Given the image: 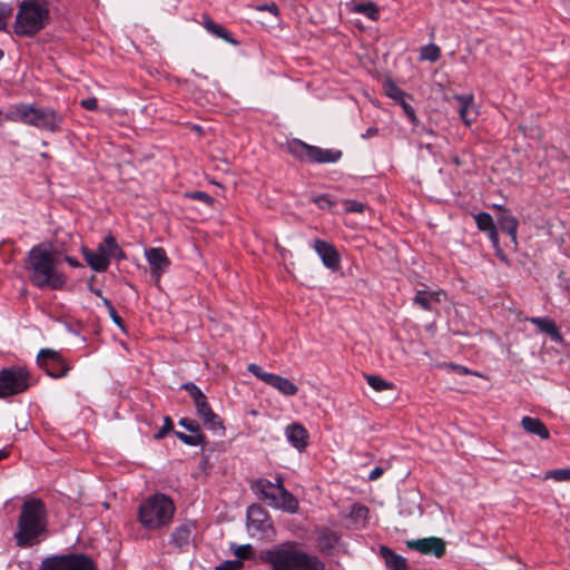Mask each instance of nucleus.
Here are the masks:
<instances>
[{"mask_svg":"<svg viewBox=\"0 0 570 570\" xmlns=\"http://www.w3.org/2000/svg\"><path fill=\"white\" fill-rule=\"evenodd\" d=\"M314 202L318 205L320 208H330L332 206V200L325 196V195H321L316 198H314Z\"/></svg>","mask_w":570,"mask_h":570,"instance_id":"3c124183","label":"nucleus"},{"mask_svg":"<svg viewBox=\"0 0 570 570\" xmlns=\"http://www.w3.org/2000/svg\"><path fill=\"white\" fill-rule=\"evenodd\" d=\"M47 510L40 499H27L18 519V531L14 539L18 547L24 548L37 542L39 535L46 531Z\"/></svg>","mask_w":570,"mask_h":570,"instance_id":"7ed1b4c3","label":"nucleus"},{"mask_svg":"<svg viewBox=\"0 0 570 570\" xmlns=\"http://www.w3.org/2000/svg\"><path fill=\"white\" fill-rule=\"evenodd\" d=\"M112 244L118 245L114 236L107 235L104 239V245L106 247V253L109 261L111 259V254L114 253Z\"/></svg>","mask_w":570,"mask_h":570,"instance_id":"49530a36","label":"nucleus"},{"mask_svg":"<svg viewBox=\"0 0 570 570\" xmlns=\"http://www.w3.org/2000/svg\"><path fill=\"white\" fill-rule=\"evenodd\" d=\"M407 547L436 558H441L445 553V542L436 537L409 541Z\"/></svg>","mask_w":570,"mask_h":570,"instance_id":"4468645a","label":"nucleus"},{"mask_svg":"<svg viewBox=\"0 0 570 570\" xmlns=\"http://www.w3.org/2000/svg\"><path fill=\"white\" fill-rule=\"evenodd\" d=\"M179 425L184 426L187 431H189L191 433H198V431H199L198 423L190 419H181L179 421Z\"/></svg>","mask_w":570,"mask_h":570,"instance_id":"37998d69","label":"nucleus"},{"mask_svg":"<svg viewBox=\"0 0 570 570\" xmlns=\"http://www.w3.org/2000/svg\"><path fill=\"white\" fill-rule=\"evenodd\" d=\"M108 314L110 316V318L112 320V322L118 326L120 327L121 330H124V323H122V320L121 317L118 315L117 311L115 309V307H110V311H108Z\"/></svg>","mask_w":570,"mask_h":570,"instance_id":"864d4df0","label":"nucleus"},{"mask_svg":"<svg viewBox=\"0 0 570 570\" xmlns=\"http://www.w3.org/2000/svg\"><path fill=\"white\" fill-rule=\"evenodd\" d=\"M440 56H441V50L434 43L426 45L421 49L420 57L422 60L434 62L440 58Z\"/></svg>","mask_w":570,"mask_h":570,"instance_id":"c756f323","label":"nucleus"},{"mask_svg":"<svg viewBox=\"0 0 570 570\" xmlns=\"http://www.w3.org/2000/svg\"><path fill=\"white\" fill-rule=\"evenodd\" d=\"M248 372H250L253 375H255L257 379L262 380L264 383L267 384V376H271L272 373L265 372L259 365L257 364H249L247 367Z\"/></svg>","mask_w":570,"mask_h":570,"instance_id":"e433bc0d","label":"nucleus"},{"mask_svg":"<svg viewBox=\"0 0 570 570\" xmlns=\"http://www.w3.org/2000/svg\"><path fill=\"white\" fill-rule=\"evenodd\" d=\"M204 27L209 33L225 40L230 45L236 46L238 43L237 40L232 36V33L227 29H225L222 24L216 23L208 17H204Z\"/></svg>","mask_w":570,"mask_h":570,"instance_id":"393cba45","label":"nucleus"},{"mask_svg":"<svg viewBox=\"0 0 570 570\" xmlns=\"http://www.w3.org/2000/svg\"><path fill=\"white\" fill-rule=\"evenodd\" d=\"M377 132H379V130H377L376 127H370V128L366 129V131L364 134L361 135V137L363 139H367V138L376 136Z\"/></svg>","mask_w":570,"mask_h":570,"instance_id":"13d9d810","label":"nucleus"},{"mask_svg":"<svg viewBox=\"0 0 570 570\" xmlns=\"http://www.w3.org/2000/svg\"><path fill=\"white\" fill-rule=\"evenodd\" d=\"M203 420V423L206 428L213 431L217 430H224L223 423L217 414L213 412V410H209V412L206 413V415L200 416Z\"/></svg>","mask_w":570,"mask_h":570,"instance_id":"c85d7f7f","label":"nucleus"},{"mask_svg":"<svg viewBox=\"0 0 570 570\" xmlns=\"http://www.w3.org/2000/svg\"><path fill=\"white\" fill-rule=\"evenodd\" d=\"M313 248L327 268L332 271H337L340 268L341 258L338 252L332 244L322 239H315Z\"/></svg>","mask_w":570,"mask_h":570,"instance_id":"dca6fc26","label":"nucleus"},{"mask_svg":"<svg viewBox=\"0 0 570 570\" xmlns=\"http://www.w3.org/2000/svg\"><path fill=\"white\" fill-rule=\"evenodd\" d=\"M449 367H451L454 372H456L460 375L472 374V375H475V376H481L480 373L473 372V371L469 370L468 367H465L463 365L450 364Z\"/></svg>","mask_w":570,"mask_h":570,"instance_id":"de8ad7c7","label":"nucleus"},{"mask_svg":"<svg viewBox=\"0 0 570 570\" xmlns=\"http://www.w3.org/2000/svg\"><path fill=\"white\" fill-rule=\"evenodd\" d=\"M389 96L397 100L399 102L405 98V94L395 86H391Z\"/></svg>","mask_w":570,"mask_h":570,"instance_id":"603ef678","label":"nucleus"},{"mask_svg":"<svg viewBox=\"0 0 570 570\" xmlns=\"http://www.w3.org/2000/svg\"><path fill=\"white\" fill-rule=\"evenodd\" d=\"M95 252H96L97 254H100V255H102V256H106V259L110 263V261H109V258H108V255H107V253H106V247H105L104 243H102V244H100V245L97 247V249H96Z\"/></svg>","mask_w":570,"mask_h":570,"instance_id":"bf43d9fd","label":"nucleus"},{"mask_svg":"<svg viewBox=\"0 0 570 570\" xmlns=\"http://www.w3.org/2000/svg\"><path fill=\"white\" fill-rule=\"evenodd\" d=\"M262 560L272 570H325V563L315 554L299 548L295 541H286L262 552Z\"/></svg>","mask_w":570,"mask_h":570,"instance_id":"f03ea898","label":"nucleus"},{"mask_svg":"<svg viewBox=\"0 0 570 570\" xmlns=\"http://www.w3.org/2000/svg\"><path fill=\"white\" fill-rule=\"evenodd\" d=\"M321 550L330 551L338 542V537L332 531H323L318 538Z\"/></svg>","mask_w":570,"mask_h":570,"instance_id":"cd10ccee","label":"nucleus"},{"mask_svg":"<svg viewBox=\"0 0 570 570\" xmlns=\"http://www.w3.org/2000/svg\"><path fill=\"white\" fill-rule=\"evenodd\" d=\"M176 436L185 444L196 446L203 443L204 436L199 433L186 434L183 432H176Z\"/></svg>","mask_w":570,"mask_h":570,"instance_id":"473e14b6","label":"nucleus"},{"mask_svg":"<svg viewBox=\"0 0 570 570\" xmlns=\"http://www.w3.org/2000/svg\"><path fill=\"white\" fill-rule=\"evenodd\" d=\"M98 296H101V291H96L95 292Z\"/></svg>","mask_w":570,"mask_h":570,"instance_id":"69168bd1","label":"nucleus"},{"mask_svg":"<svg viewBox=\"0 0 570 570\" xmlns=\"http://www.w3.org/2000/svg\"><path fill=\"white\" fill-rule=\"evenodd\" d=\"M345 210L348 213H363L365 205L354 199H347L344 202Z\"/></svg>","mask_w":570,"mask_h":570,"instance_id":"4c0bfd02","label":"nucleus"},{"mask_svg":"<svg viewBox=\"0 0 570 570\" xmlns=\"http://www.w3.org/2000/svg\"><path fill=\"white\" fill-rule=\"evenodd\" d=\"M242 566L240 560H228L220 563L216 569L217 570H238Z\"/></svg>","mask_w":570,"mask_h":570,"instance_id":"c03bdc74","label":"nucleus"},{"mask_svg":"<svg viewBox=\"0 0 570 570\" xmlns=\"http://www.w3.org/2000/svg\"><path fill=\"white\" fill-rule=\"evenodd\" d=\"M498 224L511 237V240L517 244L518 220L515 217L509 210L502 209L498 216Z\"/></svg>","mask_w":570,"mask_h":570,"instance_id":"5701e85b","label":"nucleus"},{"mask_svg":"<svg viewBox=\"0 0 570 570\" xmlns=\"http://www.w3.org/2000/svg\"><path fill=\"white\" fill-rule=\"evenodd\" d=\"M247 528L252 534L267 535L272 530V522L267 512L258 504H253L247 510Z\"/></svg>","mask_w":570,"mask_h":570,"instance_id":"f8f14e48","label":"nucleus"},{"mask_svg":"<svg viewBox=\"0 0 570 570\" xmlns=\"http://www.w3.org/2000/svg\"><path fill=\"white\" fill-rule=\"evenodd\" d=\"M383 469L380 468V466H376L374 468L371 472H370V475H368V480L371 481H375L377 480L379 478H381V475L383 474Z\"/></svg>","mask_w":570,"mask_h":570,"instance_id":"6e6d98bb","label":"nucleus"},{"mask_svg":"<svg viewBox=\"0 0 570 570\" xmlns=\"http://www.w3.org/2000/svg\"><path fill=\"white\" fill-rule=\"evenodd\" d=\"M37 362L46 373L51 377H63L69 371V366L62 356L55 350L42 348L40 350Z\"/></svg>","mask_w":570,"mask_h":570,"instance_id":"9b49d317","label":"nucleus"},{"mask_svg":"<svg viewBox=\"0 0 570 570\" xmlns=\"http://www.w3.org/2000/svg\"><path fill=\"white\" fill-rule=\"evenodd\" d=\"M544 479H553L557 482H570V468L549 470Z\"/></svg>","mask_w":570,"mask_h":570,"instance_id":"2f4dec72","label":"nucleus"},{"mask_svg":"<svg viewBox=\"0 0 570 570\" xmlns=\"http://www.w3.org/2000/svg\"><path fill=\"white\" fill-rule=\"evenodd\" d=\"M61 261L50 246L40 244L30 249L27 271L33 286L40 289H62L67 283L60 269Z\"/></svg>","mask_w":570,"mask_h":570,"instance_id":"f257e3e1","label":"nucleus"},{"mask_svg":"<svg viewBox=\"0 0 570 570\" xmlns=\"http://www.w3.org/2000/svg\"><path fill=\"white\" fill-rule=\"evenodd\" d=\"M400 105L402 106V108H403L404 112L406 114L407 118L410 119V121L414 124L416 121V116H415V111L412 108V106H410L405 101V98L400 101Z\"/></svg>","mask_w":570,"mask_h":570,"instance_id":"a18cd8bd","label":"nucleus"},{"mask_svg":"<svg viewBox=\"0 0 570 570\" xmlns=\"http://www.w3.org/2000/svg\"><path fill=\"white\" fill-rule=\"evenodd\" d=\"M48 0H23L19 3L14 21V32L21 37H32L49 22Z\"/></svg>","mask_w":570,"mask_h":570,"instance_id":"20e7f679","label":"nucleus"},{"mask_svg":"<svg viewBox=\"0 0 570 570\" xmlns=\"http://www.w3.org/2000/svg\"><path fill=\"white\" fill-rule=\"evenodd\" d=\"M365 379L367 384L377 392H382L393 387L392 383L381 379L377 375H366Z\"/></svg>","mask_w":570,"mask_h":570,"instance_id":"7c9ffc66","label":"nucleus"},{"mask_svg":"<svg viewBox=\"0 0 570 570\" xmlns=\"http://www.w3.org/2000/svg\"><path fill=\"white\" fill-rule=\"evenodd\" d=\"M258 10H266V11H269L271 13H273L275 16L278 14V7L275 3H271V4H265V6L258 7Z\"/></svg>","mask_w":570,"mask_h":570,"instance_id":"4d7b16f0","label":"nucleus"},{"mask_svg":"<svg viewBox=\"0 0 570 570\" xmlns=\"http://www.w3.org/2000/svg\"><path fill=\"white\" fill-rule=\"evenodd\" d=\"M195 523L185 522L174 529L169 538V544L178 551H186L194 541Z\"/></svg>","mask_w":570,"mask_h":570,"instance_id":"ddd939ff","label":"nucleus"},{"mask_svg":"<svg viewBox=\"0 0 570 570\" xmlns=\"http://www.w3.org/2000/svg\"><path fill=\"white\" fill-rule=\"evenodd\" d=\"M287 150L296 158L307 159L318 164L336 163L342 157L341 150L323 149L316 146L307 145L299 139H293L288 141Z\"/></svg>","mask_w":570,"mask_h":570,"instance_id":"6e6552de","label":"nucleus"},{"mask_svg":"<svg viewBox=\"0 0 570 570\" xmlns=\"http://www.w3.org/2000/svg\"><path fill=\"white\" fill-rule=\"evenodd\" d=\"M39 570H97V567L88 556L71 553L46 558Z\"/></svg>","mask_w":570,"mask_h":570,"instance_id":"1a4fd4ad","label":"nucleus"},{"mask_svg":"<svg viewBox=\"0 0 570 570\" xmlns=\"http://www.w3.org/2000/svg\"><path fill=\"white\" fill-rule=\"evenodd\" d=\"M80 106L87 110H96L98 107V100L95 97L86 98L80 101Z\"/></svg>","mask_w":570,"mask_h":570,"instance_id":"09e8293b","label":"nucleus"},{"mask_svg":"<svg viewBox=\"0 0 570 570\" xmlns=\"http://www.w3.org/2000/svg\"><path fill=\"white\" fill-rule=\"evenodd\" d=\"M267 384L286 396H293L298 392L296 384H294L291 380L277 374L272 373L271 376H267Z\"/></svg>","mask_w":570,"mask_h":570,"instance_id":"412c9836","label":"nucleus"},{"mask_svg":"<svg viewBox=\"0 0 570 570\" xmlns=\"http://www.w3.org/2000/svg\"><path fill=\"white\" fill-rule=\"evenodd\" d=\"M83 257L87 262V264L96 272H105L108 266L109 262L106 259V256H102L100 254H97L94 250L83 248L82 249Z\"/></svg>","mask_w":570,"mask_h":570,"instance_id":"a878e982","label":"nucleus"},{"mask_svg":"<svg viewBox=\"0 0 570 570\" xmlns=\"http://www.w3.org/2000/svg\"><path fill=\"white\" fill-rule=\"evenodd\" d=\"M458 101V111L466 126H470L476 119V110L472 96L458 95L454 97Z\"/></svg>","mask_w":570,"mask_h":570,"instance_id":"a211bd4d","label":"nucleus"},{"mask_svg":"<svg viewBox=\"0 0 570 570\" xmlns=\"http://www.w3.org/2000/svg\"><path fill=\"white\" fill-rule=\"evenodd\" d=\"M252 490L269 507L295 513L298 509V501L283 485L281 478L273 483L267 479H258L252 484Z\"/></svg>","mask_w":570,"mask_h":570,"instance_id":"0eeeda50","label":"nucleus"},{"mask_svg":"<svg viewBox=\"0 0 570 570\" xmlns=\"http://www.w3.org/2000/svg\"><path fill=\"white\" fill-rule=\"evenodd\" d=\"M145 256L150 265L153 276L158 281L170 264L165 249L161 247H153L145 250Z\"/></svg>","mask_w":570,"mask_h":570,"instance_id":"2eb2a0df","label":"nucleus"},{"mask_svg":"<svg viewBox=\"0 0 570 570\" xmlns=\"http://www.w3.org/2000/svg\"><path fill=\"white\" fill-rule=\"evenodd\" d=\"M285 435L287 441L299 452L304 451L308 444V432L298 423H293L286 426Z\"/></svg>","mask_w":570,"mask_h":570,"instance_id":"f3484780","label":"nucleus"},{"mask_svg":"<svg viewBox=\"0 0 570 570\" xmlns=\"http://www.w3.org/2000/svg\"><path fill=\"white\" fill-rule=\"evenodd\" d=\"M183 389L186 390L189 393V395L193 397L194 401H196L197 399H200L203 395H205L199 390V387L196 384L191 383V382L184 384Z\"/></svg>","mask_w":570,"mask_h":570,"instance_id":"a19ab883","label":"nucleus"},{"mask_svg":"<svg viewBox=\"0 0 570 570\" xmlns=\"http://www.w3.org/2000/svg\"><path fill=\"white\" fill-rule=\"evenodd\" d=\"M194 403H195L197 414L199 416L206 415V413L209 412V410H212V407L209 406V404L207 402V397L205 395H203L200 399H197L196 401H194Z\"/></svg>","mask_w":570,"mask_h":570,"instance_id":"58836bf2","label":"nucleus"},{"mask_svg":"<svg viewBox=\"0 0 570 570\" xmlns=\"http://www.w3.org/2000/svg\"><path fill=\"white\" fill-rule=\"evenodd\" d=\"M368 515V509L367 507L363 504H353L351 508V517L355 520H362L364 521Z\"/></svg>","mask_w":570,"mask_h":570,"instance_id":"c9c22d12","label":"nucleus"},{"mask_svg":"<svg viewBox=\"0 0 570 570\" xmlns=\"http://www.w3.org/2000/svg\"><path fill=\"white\" fill-rule=\"evenodd\" d=\"M9 456V451L7 449L0 450V461L7 459Z\"/></svg>","mask_w":570,"mask_h":570,"instance_id":"0e129e2a","label":"nucleus"},{"mask_svg":"<svg viewBox=\"0 0 570 570\" xmlns=\"http://www.w3.org/2000/svg\"><path fill=\"white\" fill-rule=\"evenodd\" d=\"M527 321L535 325L540 332L548 334L553 342H562V335L553 320L549 317H528Z\"/></svg>","mask_w":570,"mask_h":570,"instance_id":"6ab92c4d","label":"nucleus"},{"mask_svg":"<svg viewBox=\"0 0 570 570\" xmlns=\"http://www.w3.org/2000/svg\"><path fill=\"white\" fill-rule=\"evenodd\" d=\"M3 57V51L0 50V59Z\"/></svg>","mask_w":570,"mask_h":570,"instance_id":"338daca9","label":"nucleus"},{"mask_svg":"<svg viewBox=\"0 0 570 570\" xmlns=\"http://www.w3.org/2000/svg\"><path fill=\"white\" fill-rule=\"evenodd\" d=\"M474 218L478 228L482 232H487L492 245L494 247H499V235L495 229L492 216L483 212L475 215Z\"/></svg>","mask_w":570,"mask_h":570,"instance_id":"aec40b11","label":"nucleus"},{"mask_svg":"<svg viewBox=\"0 0 570 570\" xmlns=\"http://www.w3.org/2000/svg\"><path fill=\"white\" fill-rule=\"evenodd\" d=\"M3 117L6 120L22 122L46 131L59 130L62 122V117L52 108L27 104L10 107Z\"/></svg>","mask_w":570,"mask_h":570,"instance_id":"39448f33","label":"nucleus"},{"mask_svg":"<svg viewBox=\"0 0 570 570\" xmlns=\"http://www.w3.org/2000/svg\"><path fill=\"white\" fill-rule=\"evenodd\" d=\"M431 295V301L440 302V297L443 294L442 292H429Z\"/></svg>","mask_w":570,"mask_h":570,"instance_id":"052dcab7","label":"nucleus"},{"mask_svg":"<svg viewBox=\"0 0 570 570\" xmlns=\"http://www.w3.org/2000/svg\"><path fill=\"white\" fill-rule=\"evenodd\" d=\"M112 248H114V253L111 254V258L120 261L126 257L124 250L119 247V245L112 244Z\"/></svg>","mask_w":570,"mask_h":570,"instance_id":"5fc2aeb1","label":"nucleus"},{"mask_svg":"<svg viewBox=\"0 0 570 570\" xmlns=\"http://www.w3.org/2000/svg\"><path fill=\"white\" fill-rule=\"evenodd\" d=\"M521 425L525 432L535 434L542 440H548L550 436V433L544 423L537 417L523 416L521 420Z\"/></svg>","mask_w":570,"mask_h":570,"instance_id":"4be33fe9","label":"nucleus"},{"mask_svg":"<svg viewBox=\"0 0 570 570\" xmlns=\"http://www.w3.org/2000/svg\"><path fill=\"white\" fill-rule=\"evenodd\" d=\"M102 304L107 307L108 311H110V307H114L111 302L106 297H102Z\"/></svg>","mask_w":570,"mask_h":570,"instance_id":"e2e57ef3","label":"nucleus"},{"mask_svg":"<svg viewBox=\"0 0 570 570\" xmlns=\"http://www.w3.org/2000/svg\"><path fill=\"white\" fill-rule=\"evenodd\" d=\"M415 304L420 305L423 309H431V295L428 291H417L414 297Z\"/></svg>","mask_w":570,"mask_h":570,"instance_id":"f704fd0d","label":"nucleus"},{"mask_svg":"<svg viewBox=\"0 0 570 570\" xmlns=\"http://www.w3.org/2000/svg\"><path fill=\"white\" fill-rule=\"evenodd\" d=\"M175 510L174 501L168 495L156 493L140 503L138 521L147 530H158L171 522Z\"/></svg>","mask_w":570,"mask_h":570,"instance_id":"423d86ee","label":"nucleus"},{"mask_svg":"<svg viewBox=\"0 0 570 570\" xmlns=\"http://www.w3.org/2000/svg\"><path fill=\"white\" fill-rule=\"evenodd\" d=\"M354 11L357 13H362L375 21L379 19V10L377 7L373 2H362L354 6Z\"/></svg>","mask_w":570,"mask_h":570,"instance_id":"bb28decb","label":"nucleus"},{"mask_svg":"<svg viewBox=\"0 0 570 570\" xmlns=\"http://www.w3.org/2000/svg\"><path fill=\"white\" fill-rule=\"evenodd\" d=\"M12 7L8 3L0 2V31L4 30L9 18L12 16Z\"/></svg>","mask_w":570,"mask_h":570,"instance_id":"72a5a7b5","label":"nucleus"},{"mask_svg":"<svg viewBox=\"0 0 570 570\" xmlns=\"http://www.w3.org/2000/svg\"><path fill=\"white\" fill-rule=\"evenodd\" d=\"M29 373L20 366L0 371V397L24 392L29 387Z\"/></svg>","mask_w":570,"mask_h":570,"instance_id":"9d476101","label":"nucleus"},{"mask_svg":"<svg viewBox=\"0 0 570 570\" xmlns=\"http://www.w3.org/2000/svg\"><path fill=\"white\" fill-rule=\"evenodd\" d=\"M191 198L194 199H198L205 204H213V197L209 196L208 194L204 193V191H195L191 194Z\"/></svg>","mask_w":570,"mask_h":570,"instance_id":"8fccbe9b","label":"nucleus"},{"mask_svg":"<svg viewBox=\"0 0 570 570\" xmlns=\"http://www.w3.org/2000/svg\"><path fill=\"white\" fill-rule=\"evenodd\" d=\"M380 554L384 559L389 570H406V560L402 556L396 554L390 548L384 546L381 547Z\"/></svg>","mask_w":570,"mask_h":570,"instance_id":"b1692460","label":"nucleus"},{"mask_svg":"<svg viewBox=\"0 0 570 570\" xmlns=\"http://www.w3.org/2000/svg\"><path fill=\"white\" fill-rule=\"evenodd\" d=\"M234 553L238 558V560L239 559H248V558H250V556L253 553V548L250 544L238 546L234 550Z\"/></svg>","mask_w":570,"mask_h":570,"instance_id":"ea45409f","label":"nucleus"},{"mask_svg":"<svg viewBox=\"0 0 570 570\" xmlns=\"http://www.w3.org/2000/svg\"><path fill=\"white\" fill-rule=\"evenodd\" d=\"M66 262H68L73 267L79 266V263L75 258H72V257L67 256L66 257Z\"/></svg>","mask_w":570,"mask_h":570,"instance_id":"680f3d73","label":"nucleus"},{"mask_svg":"<svg viewBox=\"0 0 570 570\" xmlns=\"http://www.w3.org/2000/svg\"><path fill=\"white\" fill-rule=\"evenodd\" d=\"M173 430V422L169 416L164 417V425L161 429L155 434L156 439H163L169 431Z\"/></svg>","mask_w":570,"mask_h":570,"instance_id":"79ce46f5","label":"nucleus"}]
</instances>
